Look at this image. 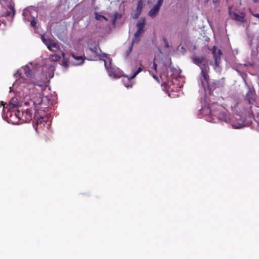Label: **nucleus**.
Wrapping results in <instances>:
<instances>
[{
    "mask_svg": "<svg viewBox=\"0 0 259 259\" xmlns=\"http://www.w3.org/2000/svg\"><path fill=\"white\" fill-rule=\"evenodd\" d=\"M229 14L230 18L236 21L243 22L244 21L245 15L243 13L239 14L237 12L232 10V8H229Z\"/></svg>",
    "mask_w": 259,
    "mask_h": 259,
    "instance_id": "5",
    "label": "nucleus"
},
{
    "mask_svg": "<svg viewBox=\"0 0 259 259\" xmlns=\"http://www.w3.org/2000/svg\"><path fill=\"white\" fill-rule=\"evenodd\" d=\"M212 54L214 60V64L217 67L219 66L221 63V57L222 53L220 49H218L215 46L212 48Z\"/></svg>",
    "mask_w": 259,
    "mask_h": 259,
    "instance_id": "7",
    "label": "nucleus"
},
{
    "mask_svg": "<svg viewBox=\"0 0 259 259\" xmlns=\"http://www.w3.org/2000/svg\"><path fill=\"white\" fill-rule=\"evenodd\" d=\"M49 60L51 62H57L59 61L61 59V56L56 54L51 55L49 56Z\"/></svg>",
    "mask_w": 259,
    "mask_h": 259,
    "instance_id": "21",
    "label": "nucleus"
},
{
    "mask_svg": "<svg viewBox=\"0 0 259 259\" xmlns=\"http://www.w3.org/2000/svg\"><path fill=\"white\" fill-rule=\"evenodd\" d=\"M245 98L249 104L252 103L255 98L254 91L249 89L248 92L246 94Z\"/></svg>",
    "mask_w": 259,
    "mask_h": 259,
    "instance_id": "10",
    "label": "nucleus"
},
{
    "mask_svg": "<svg viewBox=\"0 0 259 259\" xmlns=\"http://www.w3.org/2000/svg\"><path fill=\"white\" fill-rule=\"evenodd\" d=\"M104 65L110 76L114 77H119V76L117 74L116 69L111 66V62H110L109 67L107 65L106 61H104Z\"/></svg>",
    "mask_w": 259,
    "mask_h": 259,
    "instance_id": "9",
    "label": "nucleus"
},
{
    "mask_svg": "<svg viewBox=\"0 0 259 259\" xmlns=\"http://www.w3.org/2000/svg\"><path fill=\"white\" fill-rule=\"evenodd\" d=\"M134 44H133V42H132V44L129 47L128 49L126 51V56L127 57L131 53L132 49H133V45Z\"/></svg>",
    "mask_w": 259,
    "mask_h": 259,
    "instance_id": "25",
    "label": "nucleus"
},
{
    "mask_svg": "<svg viewBox=\"0 0 259 259\" xmlns=\"http://www.w3.org/2000/svg\"><path fill=\"white\" fill-rule=\"evenodd\" d=\"M222 107L218 104L211 105L209 108V116L211 118L210 121L216 122L217 121L221 120L226 122L230 121L229 117L223 112L220 111Z\"/></svg>",
    "mask_w": 259,
    "mask_h": 259,
    "instance_id": "1",
    "label": "nucleus"
},
{
    "mask_svg": "<svg viewBox=\"0 0 259 259\" xmlns=\"http://www.w3.org/2000/svg\"><path fill=\"white\" fill-rule=\"evenodd\" d=\"M23 70L27 78H25L23 75H22V73L20 74V78H24L25 80H27L28 82L33 81V74L30 67L26 66L23 68Z\"/></svg>",
    "mask_w": 259,
    "mask_h": 259,
    "instance_id": "8",
    "label": "nucleus"
},
{
    "mask_svg": "<svg viewBox=\"0 0 259 259\" xmlns=\"http://www.w3.org/2000/svg\"><path fill=\"white\" fill-rule=\"evenodd\" d=\"M101 50L98 44H95L93 47H90L86 50L87 59L89 60L96 61L100 58Z\"/></svg>",
    "mask_w": 259,
    "mask_h": 259,
    "instance_id": "2",
    "label": "nucleus"
},
{
    "mask_svg": "<svg viewBox=\"0 0 259 259\" xmlns=\"http://www.w3.org/2000/svg\"><path fill=\"white\" fill-rule=\"evenodd\" d=\"M124 85L127 88H132L133 86L132 84L130 83H128L127 84L125 83Z\"/></svg>",
    "mask_w": 259,
    "mask_h": 259,
    "instance_id": "30",
    "label": "nucleus"
},
{
    "mask_svg": "<svg viewBox=\"0 0 259 259\" xmlns=\"http://www.w3.org/2000/svg\"><path fill=\"white\" fill-rule=\"evenodd\" d=\"M145 24H146L145 18H141L138 21V22L137 24V28H139V29H144V28Z\"/></svg>",
    "mask_w": 259,
    "mask_h": 259,
    "instance_id": "20",
    "label": "nucleus"
},
{
    "mask_svg": "<svg viewBox=\"0 0 259 259\" xmlns=\"http://www.w3.org/2000/svg\"><path fill=\"white\" fill-rule=\"evenodd\" d=\"M142 10V3L141 1H139L138 3L136 10L135 14L133 15V18L135 19H137L141 14Z\"/></svg>",
    "mask_w": 259,
    "mask_h": 259,
    "instance_id": "15",
    "label": "nucleus"
},
{
    "mask_svg": "<svg viewBox=\"0 0 259 259\" xmlns=\"http://www.w3.org/2000/svg\"><path fill=\"white\" fill-rule=\"evenodd\" d=\"M191 59L194 64L200 67L204 61L205 58L203 56L197 57L194 56L191 57Z\"/></svg>",
    "mask_w": 259,
    "mask_h": 259,
    "instance_id": "14",
    "label": "nucleus"
},
{
    "mask_svg": "<svg viewBox=\"0 0 259 259\" xmlns=\"http://www.w3.org/2000/svg\"><path fill=\"white\" fill-rule=\"evenodd\" d=\"M48 49L52 52H55L60 49L59 46L57 43L52 40L50 43V45L48 47Z\"/></svg>",
    "mask_w": 259,
    "mask_h": 259,
    "instance_id": "18",
    "label": "nucleus"
},
{
    "mask_svg": "<svg viewBox=\"0 0 259 259\" xmlns=\"http://www.w3.org/2000/svg\"><path fill=\"white\" fill-rule=\"evenodd\" d=\"M55 67H56V65H51L50 66V67L52 68L53 70H54Z\"/></svg>",
    "mask_w": 259,
    "mask_h": 259,
    "instance_id": "32",
    "label": "nucleus"
},
{
    "mask_svg": "<svg viewBox=\"0 0 259 259\" xmlns=\"http://www.w3.org/2000/svg\"><path fill=\"white\" fill-rule=\"evenodd\" d=\"M145 32V29L138 28L137 31L134 34V37L133 39V44L138 43L140 40V36Z\"/></svg>",
    "mask_w": 259,
    "mask_h": 259,
    "instance_id": "12",
    "label": "nucleus"
},
{
    "mask_svg": "<svg viewBox=\"0 0 259 259\" xmlns=\"http://www.w3.org/2000/svg\"><path fill=\"white\" fill-rule=\"evenodd\" d=\"M10 106L12 107H16L17 106H18V104H14L12 102V100H11V102H10Z\"/></svg>",
    "mask_w": 259,
    "mask_h": 259,
    "instance_id": "28",
    "label": "nucleus"
},
{
    "mask_svg": "<svg viewBox=\"0 0 259 259\" xmlns=\"http://www.w3.org/2000/svg\"><path fill=\"white\" fill-rule=\"evenodd\" d=\"M156 67H157V65L155 63V62L154 61L153 62V68L155 70H156Z\"/></svg>",
    "mask_w": 259,
    "mask_h": 259,
    "instance_id": "31",
    "label": "nucleus"
},
{
    "mask_svg": "<svg viewBox=\"0 0 259 259\" xmlns=\"http://www.w3.org/2000/svg\"><path fill=\"white\" fill-rule=\"evenodd\" d=\"M253 1L254 2V3H257L259 1V0H253Z\"/></svg>",
    "mask_w": 259,
    "mask_h": 259,
    "instance_id": "33",
    "label": "nucleus"
},
{
    "mask_svg": "<svg viewBox=\"0 0 259 259\" xmlns=\"http://www.w3.org/2000/svg\"><path fill=\"white\" fill-rule=\"evenodd\" d=\"M35 112L32 109H27L25 111L21 112L22 120L26 122H30L34 119Z\"/></svg>",
    "mask_w": 259,
    "mask_h": 259,
    "instance_id": "6",
    "label": "nucleus"
},
{
    "mask_svg": "<svg viewBox=\"0 0 259 259\" xmlns=\"http://www.w3.org/2000/svg\"><path fill=\"white\" fill-rule=\"evenodd\" d=\"M101 17H102V18H104V19H106V17H105L104 16H103V15H98V16H96V19L97 20H99V19H100V18H101Z\"/></svg>",
    "mask_w": 259,
    "mask_h": 259,
    "instance_id": "29",
    "label": "nucleus"
},
{
    "mask_svg": "<svg viewBox=\"0 0 259 259\" xmlns=\"http://www.w3.org/2000/svg\"><path fill=\"white\" fill-rule=\"evenodd\" d=\"M160 8V7L156 5L152 9L149 11L148 15L152 18H154L158 14Z\"/></svg>",
    "mask_w": 259,
    "mask_h": 259,
    "instance_id": "16",
    "label": "nucleus"
},
{
    "mask_svg": "<svg viewBox=\"0 0 259 259\" xmlns=\"http://www.w3.org/2000/svg\"><path fill=\"white\" fill-rule=\"evenodd\" d=\"M62 56L63 58V60L62 61V64L61 65L65 68H67L68 67V61L65 58V53L64 52H62Z\"/></svg>",
    "mask_w": 259,
    "mask_h": 259,
    "instance_id": "23",
    "label": "nucleus"
},
{
    "mask_svg": "<svg viewBox=\"0 0 259 259\" xmlns=\"http://www.w3.org/2000/svg\"><path fill=\"white\" fill-rule=\"evenodd\" d=\"M30 25L33 27H36V21H35L34 19H33L31 21Z\"/></svg>",
    "mask_w": 259,
    "mask_h": 259,
    "instance_id": "26",
    "label": "nucleus"
},
{
    "mask_svg": "<svg viewBox=\"0 0 259 259\" xmlns=\"http://www.w3.org/2000/svg\"><path fill=\"white\" fill-rule=\"evenodd\" d=\"M201 69V82L202 86L205 88L208 85L209 67L207 63H203L200 66Z\"/></svg>",
    "mask_w": 259,
    "mask_h": 259,
    "instance_id": "3",
    "label": "nucleus"
},
{
    "mask_svg": "<svg viewBox=\"0 0 259 259\" xmlns=\"http://www.w3.org/2000/svg\"><path fill=\"white\" fill-rule=\"evenodd\" d=\"M21 113L18 110H8L6 113V116L8 119V122L13 124H18L19 121L22 119Z\"/></svg>",
    "mask_w": 259,
    "mask_h": 259,
    "instance_id": "4",
    "label": "nucleus"
},
{
    "mask_svg": "<svg viewBox=\"0 0 259 259\" xmlns=\"http://www.w3.org/2000/svg\"><path fill=\"white\" fill-rule=\"evenodd\" d=\"M71 57L77 61L75 63V65H80L84 63L85 57H83L82 56H76L74 54H71Z\"/></svg>",
    "mask_w": 259,
    "mask_h": 259,
    "instance_id": "17",
    "label": "nucleus"
},
{
    "mask_svg": "<svg viewBox=\"0 0 259 259\" xmlns=\"http://www.w3.org/2000/svg\"><path fill=\"white\" fill-rule=\"evenodd\" d=\"M34 119L36 121L35 125H34V127H35V130L37 131V125L39 124H41L44 121V119L42 116H41L39 115L38 112H35L34 114Z\"/></svg>",
    "mask_w": 259,
    "mask_h": 259,
    "instance_id": "11",
    "label": "nucleus"
},
{
    "mask_svg": "<svg viewBox=\"0 0 259 259\" xmlns=\"http://www.w3.org/2000/svg\"><path fill=\"white\" fill-rule=\"evenodd\" d=\"M41 40L42 42L48 47L50 45V43L53 40L50 38H46L44 35H42L41 37Z\"/></svg>",
    "mask_w": 259,
    "mask_h": 259,
    "instance_id": "22",
    "label": "nucleus"
},
{
    "mask_svg": "<svg viewBox=\"0 0 259 259\" xmlns=\"http://www.w3.org/2000/svg\"><path fill=\"white\" fill-rule=\"evenodd\" d=\"M145 32V29L138 28L137 31L134 34V37L133 39V44L138 43L140 40V36Z\"/></svg>",
    "mask_w": 259,
    "mask_h": 259,
    "instance_id": "13",
    "label": "nucleus"
},
{
    "mask_svg": "<svg viewBox=\"0 0 259 259\" xmlns=\"http://www.w3.org/2000/svg\"><path fill=\"white\" fill-rule=\"evenodd\" d=\"M9 8L10 11H8L6 13V16H11L12 18H14V17L15 16V14H16V11H15L14 7L13 5H10L9 6Z\"/></svg>",
    "mask_w": 259,
    "mask_h": 259,
    "instance_id": "19",
    "label": "nucleus"
},
{
    "mask_svg": "<svg viewBox=\"0 0 259 259\" xmlns=\"http://www.w3.org/2000/svg\"><path fill=\"white\" fill-rule=\"evenodd\" d=\"M143 70V69L142 67H139L137 71H136L132 76H131L130 77H128V80H130L131 79L134 78L136 76V75L140 73L141 71Z\"/></svg>",
    "mask_w": 259,
    "mask_h": 259,
    "instance_id": "24",
    "label": "nucleus"
},
{
    "mask_svg": "<svg viewBox=\"0 0 259 259\" xmlns=\"http://www.w3.org/2000/svg\"><path fill=\"white\" fill-rule=\"evenodd\" d=\"M163 1V0H158L156 5L161 7V6H162Z\"/></svg>",
    "mask_w": 259,
    "mask_h": 259,
    "instance_id": "27",
    "label": "nucleus"
}]
</instances>
